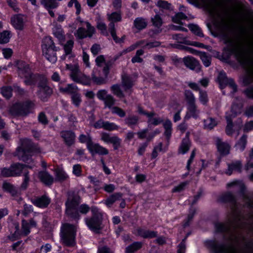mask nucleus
<instances>
[{"label": "nucleus", "instance_id": "obj_1", "mask_svg": "<svg viewBox=\"0 0 253 253\" xmlns=\"http://www.w3.org/2000/svg\"><path fill=\"white\" fill-rule=\"evenodd\" d=\"M81 198L79 195L74 192H68V197L66 202V213L70 217L75 219H79L80 214L79 211L85 214L89 211L90 208L86 204H82L78 208L80 203Z\"/></svg>", "mask_w": 253, "mask_h": 253}, {"label": "nucleus", "instance_id": "obj_2", "mask_svg": "<svg viewBox=\"0 0 253 253\" xmlns=\"http://www.w3.org/2000/svg\"><path fill=\"white\" fill-rule=\"evenodd\" d=\"M225 43L227 44L229 50L235 55L237 60L243 68L249 70L253 63L247 57L243 44L229 38L225 40Z\"/></svg>", "mask_w": 253, "mask_h": 253}, {"label": "nucleus", "instance_id": "obj_3", "mask_svg": "<svg viewBox=\"0 0 253 253\" xmlns=\"http://www.w3.org/2000/svg\"><path fill=\"white\" fill-rule=\"evenodd\" d=\"M40 152V148L28 139L23 140L21 146L16 149V154L18 159L23 162L30 164L33 160L32 154Z\"/></svg>", "mask_w": 253, "mask_h": 253}, {"label": "nucleus", "instance_id": "obj_4", "mask_svg": "<svg viewBox=\"0 0 253 253\" xmlns=\"http://www.w3.org/2000/svg\"><path fill=\"white\" fill-rule=\"evenodd\" d=\"M42 49L43 55L47 60L52 63L56 62L57 58L56 52L58 48L55 46L54 42L51 37H46L43 39Z\"/></svg>", "mask_w": 253, "mask_h": 253}, {"label": "nucleus", "instance_id": "obj_5", "mask_svg": "<svg viewBox=\"0 0 253 253\" xmlns=\"http://www.w3.org/2000/svg\"><path fill=\"white\" fill-rule=\"evenodd\" d=\"M76 230L75 226L69 223L62 225L61 228V238L62 243L68 247L75 245Z\"/></svg>", "mask_w": 253, "mask_h": 253}, {"label": "nucleus", "instance_id": "obj_6", "mask_svg": "<svg viewBox=\"0 0 253 253\" xmlns=\"http://www.w3.org/2000/svg\"><path fill=\"white\" fill-rule=\"evenodd\" d=\"M33 107L34 103L31 101L18 102L11 107L9 113L14 117H25L31 112Z\"/></svg>", "mask_w": 253, "mask_h": 253}, {"label": "nucleus", "instance_id": "obj_7", "mask_svg": "<svg viewBox=\"0 0 253 253\" xmlns=\"http://www.w3.org/2000/svg\"><path fill=\"white\" fill-rule=\"evenodd\" d=\"M92 215L90 218H86L85 222L90 229L95 233H99L102 229V215L96 208H91Z\"/></svg>", "mask_w": 253, "mask_h": 253}, {"label": "nucleus", "instance_id": "obj_8", "mask_svg": "<svg viewBox=\"0 0 253 253\" xmlns=\"http://www.w3.org/2000/svg\"><path fill=\"white\" fill-rule=\"evenodd\" d=\"M36 80V83H38V95L42 101H45L52 93V89L48 85L47 80L44 76L41 75Z\"/></svg>", "mask_w": 253, "mask_h": 253}, {"label": "nucleus", "instance_id": "obj_9", "mask_svg": "<svg viewBox=\"0 0 253 253\" xmlns=\"http://www.w3.org/2000/svg\"><path fill=\"white\" fill-rule=\"evenodd\" d=\"M18 68L21 71V74L23 75L25 78L24 83L26 85H33L36 84V80L41 75L33 74L31 71L29 64L25 62H21L19 64Z\"/></svg>", "mask_w": 253, "mask_h": 253}, {"label": "nucleus", "instance_id": "obj_10", "mask_svg": "<svg viewBox=\"0 0 253 253\" xmlns=\"http://www.w3.org/2000/svg\"><path fill=\"white\" fill-rule=\"evenodd\" d=\"M184 65L188 69L199 72L201 70V65L199 61L193 56H188L182 59Z\"/></svg>", "mask_w": 253, "mask_h": 253}, {"label": "nucleus", "instance_id": "obj_11", "mask_svg": "<svg viewBox=\"0 0 253 253\" xmlns=\"http://www.w3.org/2000/svg\"><path fill=\"white\" fill-rule=\"evenodd\" d=\"M218 80L221 89L224 88L225 85L228 84L233 89L234 92L237 91V86L233 80L231 78H228L224 72H220L219 73Z\"/></svg>", "mask_w": 253, "mask_h": 253}, {"label": "nucleus", "instance_id": "obj_12", "mask_svg": "<svg viewBox=\"0 0 253 253\" xmlns=\"http://www.w3.org/2000/svg\"><path fill=\"white\" fill-rule=\"evenodd\" d=\"M87 149L92 156L96 154L100 155H105L109 153L107 149L100 146L98 143H94L93 142L88 146Z\"/></svg>", "mask_w": 253, "mask_h": 253}, {"label": "nucleus", "instance_id": "obj_13", "mask_svg": "<svg viewBox=\"0 0 253 253\" xmlns=\"http://www.w3.org/2000/svg\"><path fill=\"white\" fill-rule=\"evenodd\" d=\"M31 202L36 206L40 208L47 207L50 203V198L45 195L35 197L31 199Z\"/></svg>", "mask_w": 253, "mask_h": 253}, {"label": "nucleus", "instance_id": "obj_14", "mask_svg": "<svg viewBox=\"0 0 253 253\" xmlns=\"http://www.w3.org/2000/svg\"><path fill=\"white\" fill-rule=\"evenodd\" d=\"M243 83L244 85L253 84V71L245 76L243 80ZM244 93L248 97L253 99V87L248 88L244 91Z\"/></svg>", "mask_w": 253, "mask_h": 253}, {"label": "nucleus", "instance_id": "obj_15", "mask_svg": "<svg viewBox=\"0 0 253 253\" xmlns=\"http://www.w3.org/2000/svg\"><path fill=\"white\" fill-rule=\"evenodd\" d=\"M134 85V81L132 78L126 74L122 76V86L124 87L126 92H128V95H130L132 89L131 88Z\"/></svg>", "mask_w": 253, "mask_h": 253}, {"label": "nucleus", "instance_id": "obj_16", "mask_svg": "<svg viewBox=\"0 0 253 253\" xmlns=\"http://www.w3.org/2000/svg\"><path fill=\"white\" fill-rule=\"evenodd\" d=\"M215 144L220 154L225 156L229 154L230 146L228 143L223 142L221 139L217 137L215 140Z\"/></svg>", "mask_w": 253, "mask_h": 253}, {"label": "nucleus", "instance_id": "obj_17", "mask_svg": "<svg viewBox=\"0 0 253 253\" xmlns=\"http://www.w3.org/2000/svg\"><path fill=\"white\" fill-rule=\"evenodd\" d=\"M32 169L33 167L28 165L22 164L19 163L11 165L12 176H17L21 175L22 171L24 172L25 168Z\"/></svg>", "mask_w": 253, "mask_h": 253}, {"label": "nucleus", "instance_id": "obj_18", "mask_svg": "<svg viewBox=\"0 0 253 253\" xmlns=\"http://www.w3.org/2000/svg\"><path fill=\"white\" fill-rule=\"evenodd\" d=\"M11 22L13 27L19 30H22L24 28V21L23 15L22 14L15 15L11 18Z\"/></svg>", "mask_w": 253, "mask_h": 253}, {"label": "nucleus", "instance_id": "obj_19", "mask_svg": "<svg viewBox=\"0 0 253 253\" xmlns=\"http://www.w3.org/2000/svg\"><path fill=\"white\" fill-rule=\"evenodd\" d=\"M61 136L63 138L65 144L68 146H71L75 143V134L72 131H62L61 132Z\"/></svg>", "mask_w": 253, "mask_h": 253}, {"label": "nucleus", "instance_id": "obj_20", "mask_svg": "<svg viewBox=\"0 0 253 253\" xmlns=\"http://www.w3.org/2000/svg\"><path fill=\"white\" fill-rule=\"evenodd\" d=\"M191 144V142L189 140V132H187L185 137L182 139L178 149V152L182 154L186 153L189 151Z\"/></svg>", "mask_w": 253, "mask_h": 253}, {"label": "nucleus", "instance_id": "obj_21", "mask_svg": "<svg viewBox=\"0 0 253 253\" xmlns=\"http://www.w3.org/2000/svg\"><path fill=\"white\" fill-rule=\"evenodd\" d=\"M199 111L197 109L195 103L187 105V112L184 117L185 120H188L191 117L197 118L198 117Z\"/></svg>", "mask_w": 253, "mask_h": 253}, {"label": "nucleus", "instance_id": "obj_22", "mask_svg": "<svg viewBox=\"0 0 253 253\" xmlns=\"http://www.w3.org/2000/svg\"><path fill=\"white\" fill-rule=\"evenodd\" d=\"M39 177L41 181L47 186L51 185L54 181L53 177L47 171H40L39 173Z\"/></svg>", "mask_w": 253, "mask_h": 253}, {"label": "nucleus", "instance_id": "obj_23", "mask_svg": "<svg viewBox=\"0 0 253 253\" xmlns=\"http://www.w3.org/2000/svg\"><path fill=\"white\" fill-rule=\"evenodd\" d=\"M138 234L144 238H153L157 236V232L141 228L137 229Z\"/></svg>", "mask_w": 253, "mask_h": 253}, {"label": "nucleus", "instance_id": "obj_24", "mask_svg": "<svg viewBox=\"0 0 253 253\" xmlns=\"http://www.w3.org/2000/svg\"><path fill=\"white\" fill-rule=\"evenodd\" d=\"M109 31L113 39L116 43H123L125 39V36H123L121 38H118L116 35V29L115 28V24L113 22H110L109 25Z\"/></svg>", "mask_w": 253, "mask_h": 253}, {"label": "nucleus", "instance_id": "obj_25", "mask_svg": "<svg viewBox=\"0 0 253 253\" xmlns=\"http://www.w3.org/2000/svg\"><path fill=\"white\" fill-rule=\"evenodd\" d=\"M242 164L239 161L233 162L230 164H228V169L226 171V173L229 175H230L233 170H236L238 172L241 171Z\"/></svg>", "mask_w": 253, "mask_h": 253}, {"label": "nucleus", "instance_id": "obj_26", "mask_svg": "<svg viewBox=\"0 0 253 253\" xmlns=\"http://www.w3.org/2000/svg\"><path fill=\"white\" fill-rule=\"evenodd\" d=\"M55 181L63 182L68 178V175L61 169L57 168L55 169Z\"/></svg>", "mask_w": 253, "mask_h": 253}, {"label": "nucleus", "instance_id": "obj_27", "mask_svg": "<svg viewBox=\"0 0 253 253\" xmlns=\"http://www.w3.org/2000/svg\"><path fill=\"white\" fill-rule=\"evenodd\" d=\"M123 194L121 193H115L111 195L105 200V204L109 207L111 206L118 200H120L122 198Z\"/></svg>", "mask_w": 253, "mask_h": 253}, {"label": "nucleus", "instance_id": "obj_28", "mask_svg": "<svg viewBox=\"0 0 253 253\" xmlns=\"http://www.w3.org/2000/svg\"><path fill=\"white\" fill-rule=\"evenodd\" d=\"M59 90L62 93L70 94L72 95L76 92V91H78V88L75 85L73 84H68L65 87H60Z\"/></svg>", "mask_w": 253, "mask_h": 253}, {"label": "nucleus", "instance_id": "obj_29", "mask_svg": "<svg viewBox=\"0 0 253 253\" xmlns=\"http://www.w3.org/2000/svg\"><path fill=\"white\" fill-rule=\"evenodd\" d=\"M74 45V41L72 40H69L67 42L66 44L64 45V49L65 51V54L61 56L62 60H66L68 54H71L72 48Z\"/></svg>", "mask_w": 253, "mask_h": 253}, {"label": "nucleus", "instance_id": "obj_30", "mask_svg": "<svg viewBox=\"0 0 253 253\" xmlns=\"http://www.w3.org/2000/svg\"><path fill=\"white\" fill-rule=\"evenodd\" d=\"M111 90L116 96L120 98H124L125 95L121 88V85L119 84H115L110 87Z\"/></svg>", "mask_w": 253, "mask_h": 253}, {"label": "nucleus", "instance_id": "obj_31", "mask_svg": "<svg viewBox=\"0 0 253 253\" xmlns=\"http://www.w3.org/2000/svg\"><path fill=\"white\" fill-rule=\"evenodd\" d=\"M73 80L76 83L82 84L84 85H89L90 84V80L89 78L85 75L74 76Z\"/></svg>", "mask_w": 253, "mask_h": 253}, {"label": "nucleus", "instance_id": "obj_32", "mask_svg": "<svg viewBox=\"0 0 253 253\" xmlns=\"http://www.w3.org/2000/svg\"><path fill=\"white\" fill-rule=\"evenodd\" d=\"M41 2L47 9L56 8L58 6L56 0H41Z\"/></svg>", "mask_w": 253, "mask_h": 253}, {"label": "nucleus", "instance_id": "obj_33", "mask_svg": "<svg viewBox=\"0 0 253 253\" xmlns=\"http://www.w3.org/2000/svg\"><path fill=\"white\" fill-rule=\"evenodd\" d=\"M204 65L208 67L211 64V56L205 52H202L199 55Z\"/></svg>", "mask_w": 253, "mask_h": 253}, {"label": "nucleus", "instance_id": "obj_34", "mask_svg": "<svg viewBox=\"0 0 253 253\" xmlns=\"http://www.w3.org/2000/svg\"><path fill=\"white\" fill-rule=\"evenodd\" d=\"M142 243L139 242H134L127 246L126 249V253H134L142 247Z\"/></svg>", "mask_w": 253, "mask_h": 253}, {"label": "nucleus", "instance_id": "obj_35", "mask_svg": "<svg viewBox=\"0 0 253 253\" xmlns=\"http://www.w3.org/2000/svg\"><path fill=\"white\" fill-rule=\"evenodd\" d=\"M54 35L59 40L60 42H63L65 40L64 32L60 26H56L53 29Z\"/></svg>", "mask_w": 253, "mask_h": 253}, {"label": "nucleus", "instance_id": "obj_36", "mask_svg": "<svg viewBox=\"0 0 253 253\" xmlns=\"http://www.w3.org/2000/svg\"><path fill=\"white\" fill-rule=\"evenodd\" d=\"M204 127L208 129H211L217 125L216 121L211 118L208 117L204 121Z\"/></svg>", "mask_w": 253, "mask_h": 253}, {"label": "nucleus", "instance_id": "obj_37", "mask_svg": "<svg viewBox=\"0 0 253 253\" xmlns=\"http://www.w3.org/2000/svg\"><path fill=\"white\" fill-rule=\"evenodd\" d=\"M247 135L243 134L236 143L235 146L238 147L240 150L244 151L246 148L247 143Z\"/></svg>", "mask_w": 253, "mask_h": 253}, {"label": "nucleus", "instance_id": "obj_38", "mask_svg": "<svg viewBox=\"0 0 253 253\" xmlns=\"http://www.w3.org/2000/svg\"><path fill=\"white\" fill-rule=\"evenodd\" d=\"M134 26L139 30L145 28L147 23L145 20L142 18H137L134 21Z\"/></svg>", "mask_w": 253, "mask_h": 253}, {"label": "nucleus", "instance_id": "obj_39", "mask_svg": "<svg viewBox=\"0 0 253 253\" xmlns=\"http://www.w3.org/2000/svg\"><path fill=\"white\" fill-rule=\"evenodd\" d=\"M225 118L227 121V126H226L225 131L228 135H231L233 133L232 118L231 116H226Z\"/></svg>", "mask_w": 253, "mask_h": 253}, {"label": "nucleus", "instance_id": "obj_40", "mask_svg": "<svg viewBox=\"0 0 253 253\" xmlns=\"http://www.w3.org/2000/svg\"><path fill=\"white\" fill-rule=\"evenodd\" d=\"M116 101L115 98L111 94H109L103 101L106 107L112 109V108L113 107V106L116 103Z\"/></svg>", "mask_w": 253, "mask_h": 253}, {"label": "nucleus", "instance_id": "obj_41", "mask_svg": "<svg viewBox=\"0 0 253 253\" xmlns=\"http://www.w3.org/2000/svg\"><path fill=\"white\" fill-rule=\"evenodd\" d=\"M151 21L153 25L158 28H160L163 23V20L159 14H156L154 17H152Z\"/></svg>", "mask_w": 253, "mask_h": 253}, {"label": "nucleus", "instance_id": "obj_42", "mask_svg": "<svg viewBox=\"0 0 253 253\" xmlns=\"http://www.w3.org/2000/svg\"><path fill=\"white\" fill-rule=\"evenodd\" d=\"M188 27L196 35L201 37H204V34L201 31L200 28L197 25L190 24L188 25Z\"/></svg>", "mask_w": 253, "mask_h": 253}, {"label": "nucleus", "instance_id": "obj_43", "mask_svg": "<svg viewBox=\"0 0 253 253\" xmlns=\"http://www.w3.org/2000/svg\"><path fill=\"white\" fill-rule=\"evenodd\" d=\"M79 140L80 142L82 143H85L86 144V147H88V146L93 142L92 140V138L89 134H87V135L84 134H81L79 137Z\"/></svg>", "mask_w": 253, "mask_h": 253}, {"label": "nucleus", "instance_id": "obj_44", "mask_svg": "<svg viewBox=\"0 0 253 253\" xmlns=\"http://www.w3.org/2000/svg\"><path fill=\"white\" fill-rule=\"evenodd\" d=\"M24 179L23 182L21 184L20 189L21 190H25L27 189L29 182L30 181V177L29 176V171L27 170H24Z\"/></svg>", "mask_w": 253, "mask_h": 253}, {"label": "nucleus", "instance_id": "obj_45", "mask_svg": "<svg viewBox=\"0 0 253 253\" xmlns=\"http://www.w3.org/2000/svg\"><path fill=\"white\" fill-rule=\"evenodd\" d=\"M71 99L73 103L77 107H79L82 102L81 94L76 91L74 94L71 95Z\"/></svg>", "mask_w": 253, "mask_h": 253}, {"label": "nucleus", "instance_id": "obj_46", "mask_svg": "<svg viewBox=\"0 0 253 253\" xmlns=\"http://www.w3.org/2000/svg\"><path fill=\"white\" fill-rule=\"evenodd\" d=\"M10 39V32L8 31H4L0 33V43H7Z\"/></svg>", "mask_w": 253, "mask_h": 253}, {"label": "nucleus", "instance_id": "obj_47", "mask_svg": "<svg viewBox=\"0 0 253 253\" xmlns=\"http://www.w3.org/2000/svg\"><path fill=\"white\" fill-rule=\"evenodd\" d=\"M184 95L188 104L195 103V98L192 92L189 90H186Z\"/></svg>", "mask_w": 253, "mask_h": 253}, {"label": "nucleus", "instance_id": "obj_48", "mask_svg": "<svg viewBox=\"0 0 253 253\" xmlns=\"http://www.w3.org/2000/svg\"><path fill=\"white\" fill-rule=\"evenodd\" d=\"M253 168V148L249 152L248 161L245 165V169L249 170Z\"/></svg>", "mask_w": 253, "mask_h": 253}, {"label": "nucleus", "instance_id": "obj_49", "mask_svg": "<svg viewBox=\"0 0 253 253\" xmlns=\"http://www.w3.org/2000/svg\"><path fill=\"white\" fill-rule=\"evenodd\" d=\"M187 17L186 15L183 12H178L172 17V21L175 23L182 24V23L181 22V20L185 19Z\"/></svg>", "mask_w": 253, "mask_h": 253}, {"label": "nucleus", "instance_id": "obj_50", "mask_svg": "<svg viewBox=\"0 0 253 253\" xmlns=\"http://www.w3.org/2000/svg\"><path fill=\"white\" fill-rule=\"evenodd\" d=\"M2 188L5 191L10 193L13 195L16 194V191L14 186L8 182H4L2 184Z\"/></svg>", "mask_w": 253, "mask_h": 253}, {"label": "nucleus", "instance_id": "obj_51", "mask_svg": "<svg viewBox=\"0 0 253 253\" xmlns=\"http://www.w3.org/2000/svg\"><path fill=\"white\" fill-rule=\"evenodd\" d=\"M12 88L10 86H4L1 88V93L6 99H9L12 96Z\"/></svg>", "mask_w": 253, "mask_h": 253}, {"label": "nucleus", "instance_id": "obj_52", "mask_svg": "<svg viewBox=\"0 0 253 253\" xmlns=\"http://www.w3.org/2000/svg\"><path fill=\"white\" fill-rule=\"evenodd\" d=\"M121 139L116 135L112 136L110 143L113 144L114 150H118L121 147Z\"/></svg>", "mask_w": 253, "mask_h": 253}, {"label": "nucleus", "instance_id": "obj_53", "mask_svg": "<svg viewBox=\"0 0 253 253\" xmlns=\"http://www.w3.org/2000/svg\"><path fill=\"white\" fill-rule=\"evenodd\" d=\"M119 126L113 123L105 121L103 129L108 131L117 130Z\"/></svg>", "mask_w": 253, "mask_h": 253}, {"label": "nucleus", "instance_id": "obj_54", "mask_svg": "<svg viewBox=\"0 0 253 253\" xmlns=\"http://www.w3.org/2000/svg\"><path fill=\"white\" fill-rule=\"evenodd\" d=\"M138 118L135 116H128L125 119V123L126 125L130 126L135 125L137 124Z\"/></svg>", "mask_w": 253, "mask_h": 253}, {"label": "nucleus", "instance_id": "obj_55", "mask_svg": "<svg viewBox=\"0 0 253 253\" xmlns=\"http://www.w3.org/2000/svg\"><path fill=\"white\" fill-rule=\"evenodd\" d=\"M91 79L97 85L105 84L107 83V81L104 78L96 77L94 74L91 75Z\"/></svg>", "mask_w": 253, "mask_h": 253}, {"label": "nucleus", "instance_id": "obj_56", "mask_svg": "<svg viewBox=\"0 0 253 253\" xmlns=\"http://www.w3.org/2000/svg\"><path fill=\"white\" fill-rule=\"evenodd\" d=\"M231 112L232 114L228 116H231L232 118L235 117L238 114L241 113L240 107L237 104H233L231 107Z\"/></svg>", "mask_w": 253, "mask_h": 253}, {"label": "nucleus", "instance_id": "obj_57", "mask_svg": "<svg viewBox=\"0 0 253 253\" xmlns=\"http://www.w3.org/2000/svg\"><path fill=\"white\" fill-rule=\"evenodd\" d=\"M156 5L160 8L167 10H170L171 8V4L166 0H159Z\"/></svg>", "mask_w": 253, "mask_h": 253}, {"label": "nucleus", "instance_id": "obj_58", "mask_svg": "<svg viewBox=\"0 0 253 253\" xmlns=\"http://www.w3.org/2000/svg\"><path fill=\"white\" fill-rule=\"evenodd\" d=\"M112 113L113 114H117L119 117L123 118L126 116V112L122 108L114 106L112 108Z\"/></svg>", "mask_w": 253, "mask_h": 253}, {"label": "nucleus", "instance_id": "obj_59", "mask_svg": "<svg viewBox=\"0 0 253 253\" xmlns=\"http://www.w3.org/2000/svg\"><path fill=\"white\" fill-rule=\"evenodd\" d=\"M109 20L111 21V22H114L120 21L121 20V15L116 12H113L111 14L109 15Z\"/></svg>", "mask_w": 253, "mask_h": 253}, {"label": "nucleus", "instance_id": "obj_60", "mask_svg": "<svg viewBox=\"0 0 253 253\" xmlns=\"http://www.w3.org/2000/svg\"><path fill=\"white\" fill-rule=\"evenodd\" d=\"M75 35L80 39H82L87 37L86 31L85 29L83 28H79Z\"/></svg>", "mask_w": 253, "mask_h": 253}, {"label": "nucleus", "instance_id": "obj_61", "mask_svg": "<svg viewBox=\"0 0 253 253\" xmlns=\"http://www.w3.org/2000/svg\"><path fill=\"white\" fill-rule=\"evenodd\" d=\"M195 212H196V209H195L192 210L190 211L189 214L188 215L187 219H186V220L184 222V223L183 224L184 227H187L189 225L190 222L192 220V219L194 216V214H195Z\"/></svg>", "mask_w": 253, "mask_h": 253}, {"label": "nucleus", "instance_id": "obj_62", "mask_svg": "<svg viewBox=\"0 0 253 253\" xmlns=\"http://www.w3.org/2000/svg\"><path fill=\"white\" fill-rule=\"evenodd\" d=\"M109 94L107 93V91L105 89L99 90L96 93L97 98L102 101L105 100L106 96H108Z\"/></svg>", "mask_w": 253, "mask_h": 253}, {"label": "nucleus", "instance_id": "obj_63", "mask_svg": "<svg viewBox=\"0 0 253 253\" xmlns=\"http://www.w3.org/2000/svg\"><path fill=\"white\" fill-rule=\"evenodd\" d=\"M0 175L5 177L12 176L11 166L9 168H2L0 170Z\"/></svg>", "mask_w": 253, "mask_h": 253}, {"label": "nucleus", "instance_id": "obj_64", "mask_svg": "<svg viewBox=\"0 0 253 253\" xmlns=\"http://www.w3.org/2000/svg\"><path fill=\"white\" fill-rule=\"evenodd\" d=\"M38 120L40 123L43 125H46L48 123L47 118L44 112H41L38 116Z\"/></svg>", "mask_w": 253, "mask_h": 253}]
</instances>
